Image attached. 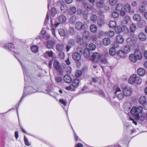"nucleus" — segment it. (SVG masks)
Returning <instances> with one entry per match:
<instances>
[{
    "mask_svg": "<svg viewBox=\"0 0 147 147\" xmlns=\"http://www.w3.org/2000/svg\"><path fill=\"white\" fill-rule=\"evenodd\" d=\"M123 5L121 3H119L116 5V9L117 11H120L122 10L123 7Z\"/></svg>",
    "mask_w": 147,
    "mask_h": 147,
    "instance_id": "c03bdc74",
    "label": "nucleus"
},
{
    "mask_svg": "<svg viewBox=\"0 0 147 147\" xmlns=\"http://www.w3.org/2000/svg\"><path fill=\"white\" fill-rule=\"evenodd\" d=\"M72 58L74 60L76 61H78L80 60L81 57L80 54L77 52L73 53L72 55Z\"/></svg>",
    "mask_w": 147,
    "mask_h": 147,
    "instance_id": "9d476101",
    "label": "nucleus"
},
{
    "mask_svg": "<svg viewBox=\"0 0 147 147\" xmlns=\"http://www.w3.org/2000/svg\"><path fill=\"white\" fill-rule=\"evenodd\" d=\"M114 91H115L114 93L115 94H118L121 92V90L118 86L116 85L113 87Z\"/></svg>",
    "mask_w": 147,
    "mask_h": 147,
    "instance_id": "6ab92c4d",
    "label": "nucleus"
},
{
    "mask_svg": "<svg viewBox=\"0 0 147 147\" xmlns=\"http://www.w3.org/2000/svg\"><path fill=\"white\" fill-rule=\"evenodd\" d=\"M77 20V17L75 15L72 16L70 18L69 22L71 24H74Z\"/></svg>",
    "mask_w": 147,
    "mask_h": 147,
    "instance_id": "cd10ccee",
    "label": "nucleus"
},
{
    "mask_svg": "<svg viewBox=\"0 0 147 147\" xmlns=\"http://www.w3.org/2000/svg\"><path fill=\"white\" fill-rule=\"evenodd\" d=\"M124 52L125 53H127L130 52L131 51V48L129 46H125L123 47Z\"/></svg>",
    "mask_w": 147,
    "mask_h": 147,
    "instance_id": "de8ad7c7",
    "label": "nucleus"
},
{
    "mask_svg": "<svg viewBox=\"0 0 147 147\" xmlns=\"http://www.w3.org/2000/svg\"><path fill=\"white\" fill-rule=\"evenodd\" d=\"M64 49V46L63 44L62 43H58L56 45L57 50L59 52L62 51Z\"/></svg>",
    "mask_w": 147,
    "mask_h": 147,
    "instance_id": "2eb2a0df",
    "label": "nucleus"
},
{
    "mask_svg": "<svg viewBox=\"0 0 147 147\" xmlns=\"http://www.w3.org/2000/svg\"><path fill=\"white\" fill-rule=\"evenodd\" d=\"M82 74V72L80 70H77L75 73V75L76 77L80 76Z\"/></svg>",
    "mask_w": 147,
    "mask_h": 147,
    "instance_id": "13d9d810",
    "label": "nucleus"
},
{
    "mask_svg": "<svg viewBox=\"0 0 147 147\" xmlns=\"http://www.w3.org/2000/svg\"><path fill=\"white\" fill-rule=\"evenodd\" d=\"M45 54L47 55L49 57H51L53 56V53L52 51H47L45 53Z\"/></svg>",
    "mask_w": 147,
    "mask_h": 147,
    "instance_id": "0e129e2a",
    "label": "nucleus"
},
{
    "mask_svg": "<svg viewBox=\"0 0 147 147\" xmlns=\"http://www.w3.org/2000/svg\"><path fill=\"white\" fill-rule=\"evenodd\" d=\"M130 17L128 16H126L122 21L123 23L125 24H127L130 21Z\"/></svg>",
    "mask_w": 147,
    "mask_h": 147,
    "instance_id": "58836bf2",
    "label": "nucleus"
},
{
    "mask_svg": "<svg viewBox=\"0 0 147 147\" xmlns=\"http://www.w3.org/2000/svg\"><path fill=\"white\" fill-rule=\"evenodd\" d=\"M138 117V120H140L141 121H143L145 119V116L143 115L142 116H139V115L138 117Z\"/></svg>",
    "mask_w": 147,
    "mask_h": 147,
    "instance_id": "e2e57ef3",
    "label": "nucleus"
},
{
    "mask_svg": "<svg viewBox=\"0 0 147 147\" xmlns=\"http://www.w3.org/2000/svg\"><path fill=\"white\" fill-rule=\"evenodd\" d=\"M142 82V78L136 74L131 75L128 80L129 83L132 85H140Z\"/></svg>",
    "mask_w": 147,
    "mask_h": 147,
    "instance_id": "f03ea898",
    "label": "nucleus"
},
{
    "mask_svg": "<svg viewBox=\"0 0 147 147\" xmlns=\"http://www.w3.org/2000/svg\"><path fill=\"white\" fill-rule=\"evenodd\" d=\"M142 108L141 106H138L137 108L134 107L131 109V113L132 115L137 117L138 116L139 113L142 112Z\"/></svg>",
    "mask_w": 147,
    "mask_h": 147,
    "instance_id": "39448f33",
    "label": "nucleus"
},
{
    "mask_svg": "<svg viewBox=\"0 0 147 147\" xmlns=\"http://www.w3.org/2000/svg\"><path fill=\"white\" fill-rule=\"evenodd\" d=\"M77 41L78 44L80 45H82L84 43V40L82 37L80 36H77Z\"/></svg>",
    "mask_w": 147,
    "mask_h": 147,
    "instance_id": "a19ab883",
    "label": "nucleus"
},
{
    "mask_svg": "<svg viewBox=\"0 0 147 147\" xmlns=\"http://www.w3.org/2000/svg\"><path fill=\"white\" fill-rule=\"evenodd\" d=\"M105 0H100L96 3L97 7L99 8H102L105 6Z\"/></svg>",
    "mask_w": 147,
    "mask_h": 147,
    "instance_id": "f8f14e48",
    "label": "nucleus"
},
{
    "mask_svg": "<svg viewBox=\"0 0 147 147\" xmlns=\"http://www.w3.org/2000/svg\"><path fill=\"white\" fill-rule=\"evenodd\" d=\"M66 17L63 14L61 15L58 17V20L61 24L65 23L66 21Z\"/></svg>",
    "mask_w": 147,
    "mask_h": 147,
    "instance_id": "4468645a",
    "label": "nucleus"
},
{
    "mask_svg": "<svg viewBox=\"0 0 147 147\" xmlns=\"http://www.w3.org/2000/svg\"><path fill=\"white\" fill-rule=\"evenodd\" d=\"M115 32L117 34L121 33L123 32L122 28L119 26H116L115 28Z\"/></svg>",
    "mask_w": 147,
    "mask_h": 147,
    "instance_id": "473e14b6",
    "label": "nucleus"
},
{
    "mask_svg": "<svg viewBox=\"0 0 147 147\" xmlns=\"http://www.w3.org/2000/svg\"><path fill=\"white\" fill-rule=\"evenodd\" d=\"M116 50L115 47H112L109 50V53L111 55H114L116 54Z\"/></svg>",
    "mask_w": 147,
    "mask_h": 147,
    "instance_id": "4c0bfd02",
    "label": "nucleus"
},
{
    "mask_svg": "<svg viewBox=\"0 0 147 147\" xmlns=\"http://www.w3.org/2000/svg\"><path fill=\"white\" fill-rule=\"evenodd\" d=\"M54 0H48V9H49V7H51V6L53 5Z\"/></svg>",
    "mask_w": 147,
    "mask_h": 147,
    "instance_id": "052dcab7",
    "label": "nucleus"
},
{
    "mask_svg": "<svg viewBox=\"0 0 147 147\" xmlns=\"http://www.w3.org/2000/svg\"><path fill=\"white\" fill-rule=\"evenodd\" d=\"M59 56L60 58L63 59L65 57V54L63 52H60L59 54Z\"/></svg>",
    "mask_w": 147,
    "mask_h": 147,
    "instance_id": "69168bd1",
    "label": "nucleus"
},
{
    "mask_svg": "<svg viewBox=\"0 0 147 147\" xmlns=\"http://www.w3.org/2000/svg\"><path fill=\"white\" fill-rule=\"evenodd\" d=\"M63 68L65 69V71H66L68 74H70L71 73V67L68 66L67 67V68H66V65L64 64L63 66Z\"/></svg>",
    "mask_w": 147,
    "mask_h": 147,
    "instance_id": "ea45409f",
    "label": "nucleus"
},
{
    "mask_svg": "<svg viewBox=\"0 0 147 147\" xmlns=\"http://www.w3.org/2000/svg\"><path fill=\"white\" fill-rule=\"evenodd\" d=\"M90 31L94 33H96L97 30V27L96 26L93 24H91L90 27Z\"/></svg>",
    "mask_w": 147,
    "mask_h": 147,
    "instance_id": "c756f323",
    "label": "nucleus"
},
{
    "mask_svg": "<svg viewBox=\"0 0 147 147\" xmlns=\"http://www.w3.org/2000/svg\"><path fill=\"white\" fill-rule=\"evenodd\" d=\"M121 88L122 89V92L125 96H129L131 95L132 93L131 89L128 87H127L124 84L121 85Z\"/></svg>",
    "mask_w": 147,
    "mask_h": 147,
    "instance_id": "20e7f679",
    "label": "nucleus"
},
{
    "mask_svg": "<svg viewBox=\"0 0 147 147\" xmlns=\"http://www.w3.org/2000/svg\"><path fill=\"white\" fill-rule=\"evenodd\" d=\"M137 71L138 74L140 76H143L146 74V71L143 68L140 67L138 68Z\"/></svg>",
    "mask_w": 147,
    "mask_h": 147,
    "instance_id": "ddd939ff",
    "label": "nucleus"
},
{
    "mask_svg": "<svg viewBox=\"0 0 147 147\" xmlns=\"http://www.w3.org/2000/svg\"><path fill=\"white\" fill-rule=\"evenodd\" d=\"M131 107V103L129 102H126L123 104V107L125 111H129Z\"/></svg>",
    "mask_w": 147,
    "mask_h": 147,
    "instance_id": "9b49d317",
    "label": "nucleus"
},
{
    "mask_svg": "<svg viewBox=\"0 0 147 147\" xmlns=\"http://www.w3.org/2000/svg\"><path fill=\"white\" fill-rule=\"evenodd\" d=\"M89 49L91 51L95 50L96 48V45L93 43H90L88 45Z\"/></svg>",
    "mask_w": 147,
    "mask_h": 147,
    "instance_id": "09e8293b",
    "label": "nucleus"
},
{
    "mask_svg": "<svg viewBox=\"0 0 147 147\" xmlns=\"http://www.w3.org/2000/svg\"><path fill=\"white\" fill-rule=\"evenodd\" d=\"M139 11L141 13H143L146 11V9L144 5H142L139 7Z\"/></svg>",
    "mask_w": 147,
    "mask_h": 147,
    "instance_id": "603ef678",
    "label": "nucleus"
},
{
    "mask_svg": "<svg viewBox=\"0 0 147 147\" xmlns=\"http://www.w3.org/2000/svg\"><path fill=\"white\" fill-rule=\"evenodd\" d=\"M134 54L138 60H140L142 58V53L141 51L138 49H136L135 50Z\"/></svg>",
    "mask_w": 147,
    "mask_h": 147,
    "instance_id": "1a4fd4ad",
    "label": "nucleus"
},
{
    "mask_svg": "<svg viewBox=\"0 0 147 147\" xmlns=\"http://www.w3.org/2000/svg\"><path fill=\"white\" fill-rule=\"evenodd\" d=\"M97 19V16L95 14L92 15L90 17V20L93 22H96Z\"/></svg>",
    "mask_w": 147,
    "mask_h": 147,
    "instance_id": "5fc2aeb1",
    "label": "nucleus"
},
{
    "mask_svg": "<svg viewBox=\"0 0 147 147\" xmlns=\"http://www.w3.org/2000/svg\"><path fill=\"white\" fill-rule=\"evenodd\" d=\"M58 0H54V1L53 3H54V2L55 1H57ZM54 4V3L53 4ZM53 4L52 6H51V7H49V9H48L49 10L50 9H51V11H50V14L51 15H50V18L51 19V24L52 26V29L51 30V31L52 33V34L55 36V37H56V36L55 35V31L57 30V29L56 28V27H57L58 26L59 24V22H57L55 24H54V26H55V28H53V24L52 22V17H53L54 16H55V14L57 13V11L56 9L54 8V7H52L53 6Z\"/></svg>",
    "mask_w": 147,
    "mask_h": 147,
    "instance_id": "f257e3e1",
    "label": "nucleus"
},
{
    "mask_svg": "<svg viewBox=\"0 0 147 147\" xmlns=\"http://www.w3.org/2000/svg\"><path fill=\"white\" fill-rule=\"evenodd\" d=\"M59 104L61 105L62 107L65 110L67 113V109L68 107V104L66 102H59Z\"/></svg>",
    "mask_w": 147,
    "mask_h": 147,
    "instance_id": "4be33fe9",
    "label": "nucleus"
},
{
    "mask_svg": "<svg viewBox=\"0 0 147 147\" xmlns=\"http://www.w3.org/2000/svg\"><path fill=\"white\" fill-rule=\"evenodd\" d=\"M124 8L126 11L129 13L131 11V7L129 4L127 3L125 4L124 6Z\"/></svg>",
    "mask_w": 147,
    "mask_h": 147,
    "instance_id": "c9c22d12",
    "label": "nucleus"
},
{
    "mask_svg": "<svg viewBox=\"0 0 147 147\" xmlns=\"http://www.w3.org/2000/svg\"><path fill=\"white\" fill-rule=\"evenodd\" d=\"M84 23H83L80 21L76 22L75 24V29L79 31L87 29L88 27V25L86 24L85 22H84Z\"/></svg>",
    "mask_w": 147,
    "mask_h": 147,
    "instance_id": "7ed1b4c3",
    "label": "nucleus"
},
{
    "mask_svg": "<svg viewBox=\"0 0 147 147\" xmlns=\"http://www.w3.org/2000/svg\"><path fill=\"white\" fill-rule=\"evenodd\" d=\"M129 59L133 62H135L137 61L138 59L133 54H130L129 56Z\"/></svg>",
    "mask_w": 147,
    "mask_h": 147,
    "instance_id": "a878e982",
    "label": "nucleus"
},
{
    "mask_svg": "<svg viewBox=\"0 0 147 147\" xmlns=\"http://www.w3.org/2000/svg\"><path fill=\"white\" fill-rule=\"evenodd\" d=\"M55 46L54 42L51 40H48L47 42V47L49 49H53Z\"/></svg>",
    "mask_w": 147,
    "mask_h": 147,
    "instance_id": "f3484780",
    "label": "nucleus"
},
{
    "mask_svg": "<svg viewBox=\"0 0 147 147\" xmlns=\"http://www.w3.org/2000/svg\"><path fill=\"white\" fill-rule=\"evenodd\" d=\"M116 40L117 42L122 44L124 42V38L121 35H118L116 37Z\"/></svg>",
    "mask_w": 147,
    "mask_h": 147,
    "instance_id": "a211bd4d",
    "label": "nucleus"
},
{
    "mask_svg": "<svg viewBox=\"0 0 147 147\" xmlns=\"http://www.w3.org/2000/svg\"><path fill=\"white\" fill-rule=\"evenodd\" d=\"M117 98L119 100H121L123 99L125 95L123 93H120L117 94Z\"/></svg>",
    "mask_w": 147,
    "mask_h": 147,
    "instance_id": "864d4df0",
    "label": "nucleus"
},
{
    "mask_svg": "<svg viewBox=\"0 0 147 147\" xmlns=\"http://www.w3.org/2000/svg\"><path fill=\"white\" fill-rule=\"evenodd\" d=\"M76 11V8L74 7H71L69 10L68 13L70 15L74 14Z\"/></svg>",
    "mask_w": 147,
    "mask_h": 147,
    "instance_id": "72a5a7b5",
    "label": "nucleus"
},
{
    "mask_svg": "<svg viewBox=\"0 0 147 147\" xmlns=\"http://www.w3.org/2000/svg\"><path fill=\"white\" fill-rule=\"evenodd\" d=\"M100 60L102 63L104 64H107V61L105 57L103 58L102 57H101Z\"/></svg>",
    "mask_w": 147,
    "mask_h": 147,
    "instance_id": "338daca9",
    "label": "nucleus"
},
{
    "mask_svg": "<svg viewBox=\"0 0 147 147\" xmlns=\"http://www.w3.org/2000/svg\"><path fill=\"white\" fill-rule=\"evenodd\" d=\"M115 34V32L113 31L110 30L107 32V36H109L110 37H112L114 36Z\"/></svg>",
    "mask_w": 147,
    "mask_h": 147,
    "instance_id": "3c124183",
    "label": "nucleus"
},
{
    "mask_svg": "<svg viewBox=\"0 0 147 147\" xmlns=\"http://www.w3.org/2000/svg\"><path fill=\"white\" fill-rule=\"evenodd\" d=\"M141 104L143 105L144 108L147 110V102H139Z\"/></svg>",
    "mask_w": 147,
    "mask_h": 147,
    "instance_id": "774afa93",
    "label": "nucleus"
},
{
    "mask_svg": "<svg viewBox=\"0 0 147 147\" xmlns=\"http://www.w3.org/2000/svg\"><path fill=\"white\" fill-rule=\"evenodd\" d=\"M122 28L123 29V32L125 34H128L129 33V29L126 26H123Z\"/></svg>",
    "mask_w": 147,
    "mask_h": 147,
    "instance_id": "49530a36",
    "label": "nucleus"
},
{
    "mask_svg": "<svg viewBox=\"0 0 147 147\" xmlns=\"http://www.w3.org/2000/svg\"><path fill=\"white\" fill-rule=\"evenodd\" d=\"M82 35L84 38L88 39L90 36V33L89 32L85 31L82 34Z\"/></svg>",
    "mask_w": 147,
    "mask_h": 147,
    "instance_id": "79ce46f5",
    "label": "nucleus"
},
{
    "mask_svg": "<svg viewBox=\"0 0 147 147\" xmlns=\"http://www.w3.org/2000/svg\"><path fill=\"white\" fill-rule=\"evenodd\" d=\"M18 61L20 62V64L22 65V68L23 71L24 72V76L25 77V86L24 88V93L23 95L21 97L20 100V101H21L22 100V99L26 95V88L27 87L26 84V77L27 78V76L26 74V71H25V66L22 64V63L20 61L19 59H18Z\"/></svg>",
    "mask_w": 147,
    "mask_h": 147,
    "instance_id": "423d86ee",
    "label": "nucleus"
},
{
    "mask_svg": "<svg viewBox=\"0 0 147 147\" xmlns=\"http://www.w3.org/2000/svg\"><path fill=\"white\" fill-rule=\"evenodd\" d=\"M105 24L104 21L103 20H99L97 22V24L99 26L101 27L103 26Z\"/></svg>",
    "mask_w": 147,
    "mask_h": 147,
    "instance_id": "6e6d98bb",
    "label": "nucleus"
},
{
    "mask_svg": "<svg viewBox=\"0 0 147 147\" xmlns=\"http://www.w3.org/2000/svg\"><path fill=\"white\" fill-rule=\"evenodd\" d=\"M2 47L8 51L16 53V50L14 47V45L11 42L6 43L5 45H2Z\"/></svg>",
    "mask_w": 147,
    "mask_h": 147,
    "instance_id": "0eeeda50",
    "label": "nucleus"
},
{
    "mask_svg": "<svg viewBox=\"0 0 147 147\" xmlns=\"http://www.w3.org/2000/svg\"><path fill=\"white\" fill-rule=\"evenodd\" d=\"M59 34L61 36H65L67 34V32H66L64 29L60 28L58 30Z\"/></svg>",
    "mask_w": 147,
    "mask_h": 147,
    "instance_id": "2f4dec72",
    "label": "nucleus"
},
{
    "mask_svg": "<svg viewBox=\"0 0 147 147\" xmlns=\"http://www.w3.org/2000/svg\"><path fill=\"white\" fill-rule=\"evenodd\" d=\"M107 32H105L102 30H100L99 32V34L101 36H107Z\"/></svg>",
    "mask_w": 147,
    "mask_h": 147,
    "instance_id": "bf43d9fd",
    "label": "nucleus"
},
{
    "mask_svg": "<svg viewBox=\"0 0 147 147\" xmlns=\"http://www.w3.org/2000/svg\"><path fill=\"white\" fill-rule=\"evenodd\" d=\"M90 53L89 49L87 48L84 49L83 53L84 57L86 58L88 57L90 55Z\"/></svg>",
    "mask_w": 147,
    "mask_h": 147,
    "instance_id": "b1692460",
    "label": "nucleus"
},
{
    "mask_svg": "<svg viewBox=\"0 0 147 147\" xmlns=\"http://www.w3.org/2000/svg\"><path fill=\"white\" fill-rule=\"evenodd\" d=\"M117 56L121 58H123L125 56L126 54L124 51L122 50H119L117 51Z\"/></svg>",
    "mask_w": 147,
    "mask_h": 147,
    "instance_id": "412c9836",
    "label": "nucleus"
},
{
    "mask_svg": "<svg viewBox=\"0 0 147 147\" xmlns=\"http://www.w3.org/2000/svg\"><path fill=\"white\" fill-rule=\"evenodd\" d=\"M79 83V80L77 78L73 80L72 81V86L75 88H77L78 86Z\"/></svg>",
    "mask_w": 147,
    "mask_h": 147,
    "instance_id": "393cba45",
    "label": "nucleus"
},
{
    "mask_svg": "<svg viewBox=\"0 0 147 147\" xmlns=\"http://www.w3.org/2000/svg\"><path fill=\"white\" fill-rule=\"evenodd\" d=\"M54 67L58 71H60V66L59 62L57 60H55L53 63Z\"/></svg>",
    "mask_w": 147,
    "mask_h": 147,
    "instance_id": "5701e85b",
    "label": "nucleus"
},
{
    "mask_svg": "<svg viewBox=\"0 0 147 147\" xmlns=\"http://www.w3.org/2000/svg\"><path fill=\"white\" fill-rule=\"evenodd\" d=\"M130 28L132 32H134L136 30V26L133 24H131L130 25Z\"/></svg>",
    "mask_w": 147,
    "mask_h": 147,
    "instance_id": "8fccbe9b",
    "label": "nucleus"
},
{
    "mask_svg": "<svg viewBox=\"0 0 147 147\" xmlns=\"http://www.w3.org/2000/svg\"><path fill=\"white\" fill-rule=\"evenodd\" d=\"M64 80L67 83H70L71 80L72 79L70 76L68 75H66L64 76Z\"/></svg>",
    "mask_w": 147,
    "mask_h": 147,
    "instance_id": "bb28decb",
    "label": "nucleus"
},
{
    "mask_svg": "<svg viewBox=\"0 0 147 147\" xmlns=\"http://www.w3.org/2000/svg\"><path fill=\"white\" fill-rule=\"evenodd\" d=\"M110 39L108 38H105L103 40V44L105 46L108 45L110 43Z\"/></svg>",
    "mask_w": 147,
    "mask_h": 147,
    "instance_id": "c85d7f7f",
    "label": "nucleus"
},
{
    "mask_svg": "<svg viewBox=\"0 0 147 147\" xmlns=\"http://www.w3.org/2000/svg\"><path fill=\"white\" fill-rule=\"evenodd\" d=\"M30 49L32 53H36L38 50V47L37 45H32L30 47Z\"/></svg>",
    "mask_w": 147,
    "mask_h": 147,
    "instance_id": "7c9ffc66",
    "label": "nucleus"
},
{
    "mask_svg": "<svg viewBox=\"0 0 147 147\" xmlns=\"http://www.w3.org/2000/svg\"><path fill=\"white\" fill-rule=\"evenodd\" d=\"M119 16V13L116 11H114L113 12L112 14V16L114 18L117 17Z\"/></svg>",
    "mask_w": 147,
    "mask_h": 147,
    "instance_id": "680f3d73",
    "label": "nucleus"
},
{
    "mask_svg": "<svg viewBox=\"0 0 147 147\" xmlns=\"http://www.w3.org/2000/svg\"><path fill=\"white\" fill-rule=\"evenodd\" d=\"M116 23L115 21H111L108 24L109 27L110 28H114L116 26Z\"/></svg>",
    "mask_w": 147,
    "mask_h": 147,
    "instance_id": "f704fd0d",
    "label": "nucleus"
},
{
    "mask_svg": "<svg viewBox=\"0 0 147 147\" xmlns=\"http://www.w3.org/2000/svg\"><path fill=\"white\" fill-rule=\"evenodd\" d=\"M68 9L67 6L65 4H63L61 6V10L62 13H65Z\"/></svg>",
    "mask_w": 147,
    "mask_h": 147,
    "instance_id": "e433bc0d",
    "label": "nucleus"
},
{
    "mask_svg": "<svg viewBox=\"0 0 147 147\" xmlns=\"http://www.w3.org/2000/svg\"><path fill=\"white\" fill-rule=\"evenodd\" d=\"M101 58L99 53H93L92 59L93 61L97 62L100 60Z\"/></svg>",
    "mask_w": 147,
    "mask_h": 147,
    "instance_id": "6e6552de",
    "label": "nucleus"
},
{
    "mask_svg": "<svg viewBox=\"0 0 147 147\" xmlns=\"http://www.w3.org/2000/svg\"><path fill=\"white\" fill-rule=\"evenodd\" d=\"M138 37L140 40L142 41H145L147 39L145 34L143 32H140L138 35Z\"/></svg>",
    "mask_w": 147,
    "mask_h": 147,
    "instance_id": "dca6fc26",
    "label": "nucleus"
},
{
    "mask_svg": "<svg viewBox=\"0 0 147 147\" xmlns=\"http://www.w3.org/2000/svg\"><path fill=\"white\" fill-rule=\"evenodd\" d=\"M146 25V22L144 20H140L139 22L138 26L140 28L144 27Z\"/></svg>",
    "mask_w": 147,
    "mask_h": 147,
    "instance_id": "aec40b11",
    "label": "nucleus"
},
{
    "mask_svg": "<svg viewBox=\"0 0 147 147\" xmlns=\"http://www.w3.org/2000/svg\"><path fill=\"white\" fill-rule=\"evenodd\" d=\"M126 42L128 44L130 45H134L133 43V41L132 39L130 38H128L126 39Z\"/></svg>",
    "mask_w": 147,
    "mask_h": 147,
    "instance_id": "4d7b16f0",
    "label": "nucleus"
},
{
    "mask_svg": "<svg viewBox=\"0 0 147 147\" xmlns=\"http://www.w3.org/2000/svg\"><path fill=\"white\" fill-rule=\"evenodd\" d=\"M141 16L138 14L134 15L133 17L134 20L136 21H139L141 19Z\"/></svg>",
    "mask_w": 147,
    "mask_h": 147,
    "instance_id": "a18cd8bd",
    "label": "nucleus"
},
{
    "mask_svg": "<svg viewBox=\"0 0 147 147\" xmlns=\"http://www.w3.org/2000/svg\"><path fill=\"white\" fill-rule=\"evenodd\" d=\"M84 8L87 11H90L92 9V6L89 4L88 3H84Z\"/></svg>",
    "mask_w": 147,
    "mask_h": 147,
    "instance_id": "37998d69",
    "label": "nucleus"
}]
</instances>
